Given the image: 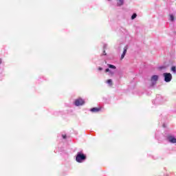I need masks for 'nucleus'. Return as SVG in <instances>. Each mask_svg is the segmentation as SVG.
<instances>
[{
	"label": "nucleus",
	"instance_id": "obj_12",
	"mask_svg": "<svg viewBox=\"0 0 176 176\" xmlns=\"http://www.w3.org/2000/svg\"><path fill=\"white\" fill-rule=\"evenodd\" d=\"M109 68H113V69H115L116 68L114 65H109Z\"/></svg>",
	"mask_w": 176,
	"mask_h": 176
},
{
	"label": "nucleus",
	"instance_id": "obj_5",
	"mask_svg": "<svg viewBox=\"0 0 176 176\" xmlns=\"http://www.w3.org/2000/svg\"><path fill=\"white\" fill-rule=\"evenodd\" d=\"M157 79H159V76H153L151 78L152 82H156V80H157Z\"/></svg>",
	"mask_w": 176,
	"mask_h": 176
},
{
	"label": "nucleus",
	"instance_id": "obj_15",
	"mask_svg": "<svg viewBox=\"0 0 176 176\" xmlns=\"http://www.w3.org/2000/svg\"><path fill=\"white\" fill-rule=\"evenodd\" d=\"M109 71V69H106V72H108Z\"/></svg>",
	"mask_w": 176,
	"mask_h": 176
},
{
	"label": "nucleus",
	"instance_id": "obj_7",
	"mask_svg": "<svg viewBox=\"0 0 176 176\" xmlns=\"http://www.w3.org/2000/svg\"><path fill=\"white\" fill-rule=\"evenodd\" d=\"M91 111V112H98V111H100V109L94 107V108H92Z\"/></svg>",
	"mask_w": 176,
	"mask_h": 176
},
{
	"label": "nucleus",
	"instance_id": "obj_4",
	"mask_svg": "<svg viewBox=\"0 0 176 176\" xmlns=\"http://www.w3.org/2000/svg\"><path fill=\"white\" fill-rule=\"evenodd\" d=\"M168 140L170 142H172V144H175L176 142V139L173 136H169Z\"/></svg>",
	"mask_w": 176,
	"mask_h": 176
},
{
	"label": "nucleus",
	"instance_id": "obj_8",
	"mask_svg": "<svg viewBox=\"0 0 176 176\" xmlns=\"http://www.w3.org/2000/svg\"><path fill=\"white\" fill-rule=\"evenodd\" d=\"M123 5V0H118V6H122Z\"/></svg>",
	"mask_w": 176,
	"mask_h": 176
},
{
	"label": "nucleus",
	"instance_id": "obj_14",
	"mask_svg": "<svg viewBox=\"0 0 176 176\" xmlns=\"http://www.w3.org/2000/svg\"><path fill=\"white\" fill-rule=\"evenodd\" d=\"M62 137L64 140H65V138H67V135H62Z\"/></svg>",
	"mask_w": 176,
	"mask_h": 176
},
{
	"label": "nucleus",
	"instance_id": "obj_16",
	"mask_svg": "<svg viewBox=\"0 0 176 176\" xmlns=\"http://www.w3.org/2000/svg\"><path fill=\"white\" fill-rule=\"evenodd\" d=\"M1 63H2V60L0 59V64H1Z\"/></svg>",
	"mask_w": 176,
	"mask_h": 176
},
{
	"label": "nucleus",
	"instance_id": "obj_13",
	"mask_svg": "<svg viewBox=\"0 0 176 176\" xmlns=\"http://www.w3.org/2000/svg\"><path fill=\"white\" fill-rule=\"evenodd\" d=\"M107 83H108L109 85H112V80H111V79L108 80H107Z\"/></svg>",
	"mask_w": 176,
	"mask_h": 176
},
{
	"label": "nucleus",
	"instance_id": "obj_9",
	"mask_svg": "<svg viewBox=\"0 0 176 176\" xmlns=\"http://www.w3.org/2000/svg\"><path fill=\"white\" fill-rule=\"evenodd\" d=\"M170 21H174V15L173 14L170 15Z\"/></svg>",
	"mask_w": 176,
	"mask_h": 176
},
{
	"label": "nucleus",
	"instance_id": "obj_3",
	"mask_svg": "<svg viewBox=\"0 0 176 176\" xmlns=\"http://www.w3.org/2000/svg\"><path fill=\"white\" fill-rule=\"evenodd\" d=\"M164 76L165 78V82H170L173 78V76L170 73H164Z\"/></svg>",
	"mask_w": 176,
	"mask_h": 176
},
{
	"label": "nucleus",
	"instance_id": "obj_6",
	"mask_svg": "<svg viewBox=\"0 0 176 176\" xmlns=\"http://www.w3.org/2000/svg\"><path fill=\"white\" fill-rule=\"evenodd\" d=\"M126 53H127V48L124 50L123 54L121 56V58H124V56H126Z\"/></svg>",
	"mask_w": 176,
	"mask_h": 176
},
{
	"label": "nucleus",
	"instance_id": "obj_1",
	"mask_svg": "<svg viewBox=\"0 0 176 176\" xmlns=\"http://www.w3.org/2000/svg\"><path fill=\"white\" fill-rule=\"evenodd\" d=\"M76 160L78 163H82L83 160H86V155L82 153H78L76 157Z\"/></svg>",
	"mask_w": 176,
	"mask_h": 176
},
{
	"label": "nucleus",
	"instance_id": "obj_2",
	"mask_svg": "<svg viewBox=\"0 0 176 176\" xmlns=\"http://www.w3.org/2000/svg\"><path fill=\"white\" fill-rule=\"evenodd\" d=\"M74 104L76 107H79L80 105H83V104H85V100L82 98H78L75 100Z\"/></svg>",
	"mask_w": 176,
	"mask_h": 176
},
{
	"label": "nucleus",
	"instance_id": "obj_17",
	"mask_svg": "<svg viewBox=\"0 0 176 176\" xmlns=\"http://www.w3.org/2000/svg\"><path fill=\"white\" fill-rule=\"evenodd\" d=\"M100 71H101V69H102L101 67L99 68Z\"/></svg>",
	"mask_w": 176,
	"mask_h": 176
},
{
	"label": "nucleus",
	"instance_id": "obj_11",
	"mask_svg": "<svg viewBox=\"0 0 176 176\" xmlns=\"http://www.w3.org/2000/svg\"><path fill=\"white\" fill-rule=\"evenodd\" d=\"M172 71H173V72H174L175 74L176 73V68H175V67H172Z\"/></svg>",
	"mask_w": 176,
	"mask_h": 176
},
{
	"label": "nucleus",
	"instance_id": "obj_10",
	"mask_svg": "<svg viewBox=\"0 0 176 176\" xmlns=\"http://www.w3.org/2000/svg\"><path fill=\"white\" fill-rule=\"evenodd\" d=\"M135 17H137V14H133L131 16L132 20H134V19H135Z\"/></svg>",
	"mask_w": 176,
	"mask_h": 176
}]
</instances>
